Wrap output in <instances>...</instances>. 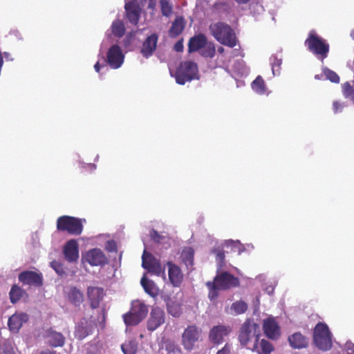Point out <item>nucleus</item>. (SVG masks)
<instances>
[{
	"label": "nucleus",
	"instance_id": "obj_37",
	"mask_svg": "<svg viewBox=\"0 0 354 354\" xmlns=\"http://www.w3.org/2000/svg\"><path fill=\"white\" fill-rule=\"evenodd\" d=\"M124 354H136L138 350V344L135 341H129L121 346Z\"/></svg>",
	"mask_w": 354,
	"mask_h": 354
},
{
	"label": "nucleus",
	"instance_id": "obj_27",
	"mask_svg": "<svg viewBox=\"0 0 354 354\" xmlns=\"http://www.w3.org/2000/svg\"><path fill=\"white\" fill-rule=\"evenodd\" d=\"M66 294L68 301L75 306H80L84 301L83 292L75 286L68 287Z\"/></svg>",
	"mask_w": 354,
	"mask_h": 354
},
{
	"label": "nucleus",
	"instance_id": "obj_19",
	"mask_svg": "<svg viewBox=\"0 0 354 354\" xmlns=\"http://www.w3.org/2000/svg\"><path fill=\"white\" fill-rule=\"evenodd\" d=\"M124 8L126 17L129 21L133 25H137L140 20L141 12L138 4L134 1H131L125 3Z\"/></svg>",
	"mask_w": 354,
	"mask_h": 354
},
{
	"label": "nucleus",
	"instance_id": "obj_3",
	"mask_svg": "<svg viewBox=\"0 0 354 354\" xmlns=\"http://www.w3.org/2000/svg\"><path fill=\"white\" fill-rule=\"evenodd\" d=\"M260 336L259 326L253 320L247 319L239 329V341L242 346L250 349L259 340Z\"/></svg>",
	"mask_w": 354,
	"mask_h": 354
},
{
	"label": "nucleus",
	"instance_id": "obj_12",
	"mask_svg": "<svg viewBox=\"0 0 354 354\" xmlns=\"http://www.w3.org/2000/svg\"><path fill=\"white\" fill-rule=\"evenodd\" d=\"M124 56L122 49L117 44L111 46L107 51V63L112 68L117 69L120 68L124 62Z\"/></svg>",
	"mask_w": 354,
	"mask_h": 354
},
{
	"label": "nucleus",
	"instance_id": "obj_18",
	"mask_svg": "<svg viewBox=\"0 0 354 354\" xmlns=\"http://www.w3.org/2000/svg\"><path fill=\"white\" fill-rule=\"evenodd\" d=\"M28 315L23 312H17L13 314L8 322L9 329L12 333H18L23 324L28 321Z\"/></svg>",
	"mask_w": 354,
	"mask_h": 354
},
{
	"label": "nucleus",
	"instance_id": "obj_48",
	"mask_svg": "<svg viewBox=\"0 0 354 354\" xmlns=\"http://www.w3.org/2000/svg\"><path fill=\"white\" fill-rule=\"evenodd\" d=\"M333 106L335 112H337L339 110L342 109L341 104L337 102H335Z\"/></svg>",
	"mask_w": 354,
	"mask_h": 354
},
{
	"label": "nucleus",
	"instance_id": "obj_44",
	"mask_svg": "<svg viewBox=\"0 0 354 354\" xmlns=\"http://www.w3.org/2000/svg\"><path fill=\"white\" fill-rule=\"evenodd\" d=\"M151 239L156 243H160L164 236L160 235L158 231L152 230L150 232Z\"/></svg>",
	"mask_w": 354,
	"mask_h": 354
},
{
	"label": "nucleus",
	"instance_id": "obj_23",
	"mask_svg": "<svg viewBox=\"0 0 354 354\" xmlns=\"http://www.w3.org/2000/svg\"><path fill=\"white\" fill-rule=\"evenodd\" d=\"M44 337L47 339V343L50 346L62 347L65 344V337L63 334L57 332L51 328L46 330Z\"/></svg>",
	"mask_w": 354,
	"mask_h": 354
},
{
	"label": "nucleus",
	"instance_id": "obj_55",
	"mask_svg": "<svg viewBox=\"0 0 354 354\" xmlns=\"http://www.w3.org/2000/svg\"><path fill=\"white\" fill-rule=\"evenodd\" d=\"M351 37L354 40V30L351 32Z\"/></svg>",
	"mask_w": 354,
	"mask_h": 354
},
{
	"label": "nucleus",
	"instance_id": "obj_8",
	"mask_svg": "<svg viewBox=\"0 0 354 354\" xmlns=\"http://www.w3.org/2000/svg\"><path fill=\"white\" fill-rule=\"evenodd\" d=\"M57 229L69 234L80 235L83 231L82 220L71 216H62L57 220Z\"/></svg>",
	"mask_w": 354,
	"mask_h": 354
},
{
	"label": "nucleus",
	"instance_id": "obj_51",
	"mask_svg": "<svg viewBox=\"0 0 354 354\" xmlns=\"http://www.w3.org/2000/svg\"><path fill=\"white\" fill-rule=\"evenodd\" d=\"M100 63L97 62L95 66H94V68H95V70L96 72L99 73L100 72Z\"/></svg>",
	"mask_w": 354,
	"mask_h": 354
},
{
	"label": "nucleus",
	"instance_id": "obj_45",
	"mask_svg": "<svg viewBox=\"0 0 354 354\" xmlns=\"http://www.w3.org/2000/svg\"><path fill=\"white\" fill-rule=\"evenodd\" d=\"M230 351L231 346L227 343L221 349L217 351L216 354H230Z\"/></svg>",
	"mask_w": 354,
	"mask_h": 354
},
{
	"label": "nucleus",
	"instance_id": "obj_6",
	"mask_svg": "<svg viewBox=\"0 0 354 354\" xmlns=\"http://www.w3.org/2000/svg\"><path fill=\"white\" fill-rule=\"evenodd\" d=\"M147 313V305L140 300L133 301L130 310L122 316L124 322L127 326H136L146 317Z\"/></svg>",
	"mask_w": 354,
	"mask_h": 354
},
{
	"label": "nucleus",
	"instance_id": "obj_5",
	"mask_svg": "<svg viewBox=\"0 0 354 354\" xmlns=\"http://www.w3.org/2000/svg\"><path fill=\"white\" fill-rule=\"evenodd\" d=\"M305 46L308 50L321 60L328 57L329 44L326 41L319 36L315 30H311L305 40Z\"/></svg>",
	"mask_w": 354,
	"mask_h": 354
},
{
	"label": "nucleus",
	"instance_id": "obj_36",
	"mask_svg": "<svg viewBox=\"0 0 354 354\" xmlns=\"http://www.w3.org/2000/svg\"><path fill=\"white\" fill-rule=\"evenodd\" d=\"M215 54L216 48L214 44L212 41L208 42L207 41V44L201 49V55L204 57L212 58L214 57Z\"/></svg>",
	"mask_w": 354,
	"mask_h": 354
},
{
	"label": "nucleus",
	"instance_id": "obj_10",
	"mask_svg": "<svg viewBox=\"0 0 354 354\" xmlns=\"http://www.w3.org/2000/svg\"><path fill=\"white\" fill-rule=\"evenodd\" d=\"M142 266L149 272L157 276L162 275L165 278V268L162 266L160 261L146 250L143 252L142 256Z\"/></svg>",
	"mask_w": 354,
	"mask_h": 354
},
{
	"label": "nucleus",
	"instance_id": "obj_49",
	"mask_svg": "<svg viewBox=\"0 0 354 354\" xmlns=\"http://www.w3.org/2000/svg\"><path fill=\"white\" fill-rule=\"evenodd\" d=\"M39 354H59L57 353L56 351H52V350H49V349H46L45 351H42L41 352H40Z\"/></svg>",
	"mask_w": 354,
	"mask_h": 354
},
{
	"label": "nucleus",
	"instance_id": "obj_17",
	"mask_svg": "<svg viewBox=\"0 0 354 354\" xmlns=\"http://www.w3.org/2000/svg\"><path fill=\"white\" fill-rule=\"evenodd\" d=\"M263 329L269 339H277L280 337V327L274 317H268L263 321Z\"/></svg>",
	"mask_w": 354,
	"mask_h": 354
},
{
	"label": "nucleus",
	"instance_id": "obj_24",
	"mask_svg": "<svg viewBox=\"0 0 354 354\" xmlns=\"http://www.w3.org/2000/svg\"><path fill=\"white\" fill-rule=\"evenodd\" d=\"M65 259L68 262H75L79 258L78 244L74 239L69 240L64 248Z\"/></svg>",
	"mask_w": 354,
	"mask_h": 354
},
{
	"label": "nucleus",
	"instance_id": "obj_46",
	"mask_svg": "<svg viewBox=\"0 0 354 354\" xmlns=\"http://www.w3.org/2000/svg\"><path fill=\"white\" fill-rule=\"evenodd\" d=\"M184 48L183 39L178 40L174 46V50L176 52H183Z\"/></svg>",
	"mask_w": 354,
	"mask_h": 354
},
{
	"label": "nucleus",
	"instance_id": "obj_34",
	"mask_svg": "<svg viewBox=\"0 0 354 354\" xmlns=\"http://www.w3.org/2000/svg\"><path fill=\"white\" fill-rule=\"evenodd\" d=\"M169 314L174 317H179L182 314L181 304L176 301H171L167 304Z\"/></svg>",
	"mask_w": 354,
	"mask_h": 354
},
{
	"label": "nucleus",
	"instance_id": "obj_56",
	"mask_svg": "<svg viewBox=\"0 0 354 354\" xmlns=\"http://www.w3.org/2000/svg\"><path fill=\"white\" fill-rule=\"evenodd\" d=\"M102 317H103V320L105 319V311L104 310H102Z\"/></svg>",
	"mask_w": 354,
	"mask_h": 354
},
{
	"label": "nucleus",
	"instance_id": "obj_53",
	"mask_svg": "<svg viewBox=\"0 0 354 354\" xmlns=\"http://www.w3.org/2000/svg\"><path fill=\"white\" fill-rule=\"evenodd\" d=\"M224 50H224V48H223V47H221H221H219V48H218V52L219 53H221V54H222V53L224 52Z\"/></svg>",
	"mask_w": 354,
	"mask_h": 354
},
{
	"label": "nucleus",
	"instance_id": "obj_14",
	"mask_svg": "<svg viewBox=\"0 0 354 354\" xmlns=\"http://www.w3.org/2000/svg\"><path fill=\"white\" fill-rule=\"evenodd\" d=\"M19 281L24 285L40 287L43 285V276L41 273L26 270L19 274Z\"/></svg>",
	"mask_w": 354,
	"mask_h": 354
},
{
	"label": "nucleus",
	"instance_id": "obj_13",
	"mask_svg": "<svg viewBox=\"0 0 354 354\" xmlns=\"http://www.w3.org/2000/svg\"><path fill=\"white\" fill-rule=\"evenodd\" d=\"M84 260L91 266H104L108 263L104 253L99 248L88 250L84 257Z\"/></svg>",
	"mask_w": 354,
	"mask_h": 354
},
{
	"label": "nucleus",
	"instance_id": "obj_54",
	"mask_svg": "<svg viewBox=\"0 0 354 354\" xmlns=\"http://www.w3.org/2000/svg\"><path fill=\"white\" fill-rule=\"evenodd\" d=\"M9 55H9V53H6V52H5V53H4V56H5V57H6V59H8V58H9Z\"/></svg>",
	"mask_w": 354,
	"mask_h": 354
},
{
	"label": "nucleus",
	"instance_id": "obj_38",
	"mask_svg": "<svg viewBox=\"0 0 354 354\" xmlns=\"http://www.w3.org/2000/svg\"><path fill=\"white\" fill-rule=\"evenodd\" d=\"M194 250L192 248H187L182 252L183 261L187 264L192 266L194 264Z\"/></svg>",
	"mask_w": 354,
	"mask_h": 354
},
{
	"label": "nucleus",
	"instance_id": "obj_28",
	"mask_svg": "<svg viewBox=\"0 0 354 354\" xmlns=\"http://www.w3.org/2000/svg\"><path fill=\"white\" fill-rule=\"evenodd\" d=\"M250 350L257 354H271L274 350V346L268 340L262 339L257 341Z\"/></svg>",
	"mask_w": 354,
	"mask_h": 354
},
{
	"label": "nucleus",
	"instance_id": "obj_15",
	"mask_svg": "<svg viewBox=\"0 0 354 354\" xmlns=\"http://www.w3.org/2000/svg\"><path fill=\"white\" fill-rule=\"evenodd\" d=\"M95 328V324L93 322L88 320L86 318H82L75 326V337L78 339H83L89 335H91Z\"/></svg>",
	"mask_w": 354,
	"mask_h": 354
},
{
	"label": "nucleus",
	"instance_id": "obj_25",
	"mask_svg": "<svg viewBox=\"0 0 354 354\" xmlns=\"http://www.w3.org/2000/svg\"><path fill=\"white\" fill-rule=\"evenodd\" d=\"M207 38L199 33L192 37L188 42V53H192L201 50L207 44Z\"/></svg>",
	"mask_w": 354,
	"mask_h": 354
},
{
	"label": "nucleus",
	"instance_id": "obj_52",
	"mask_svg": "<svg viewBox=\"0 0 354 354\" xmlns=\"http://www.w3.org/2000/svg\"><path fill=\"white\" fill-rule=\"evenodd\" d=\"M0 354H15L12 351H3Z\"/></svg>",
	"mask_w": 354,
	"mask_h": 354
},
{
	"label": "nucleus",
	"instance_id": "obj_16",
	"mask_svg": "<svg viewBox=\"0 0 354 354\" xmlns=\"http://www.w3.org/2000/svg\"><path fill=\"white\" fill-rule=\"evenodd\" d=\"M231 331L230 326L224 325L214 326L209 331V339L214 344H220L223 342L224 337L227 336Z\"/></svg>",
	"mask_w": 354,
	"mask_h": 354
},
{
	"label": "nucleus",
	"instance_id": "obj_31",
	"mask_svg": "<svg viewBox=\"0 0 354 354\" xmlns=\"http://www.w3.org/2000/svg\"><path fill=\"white\" fill-rule=\"evenodd\" d=\"M111 28L112 33L115 37H122L125 33L124 24L120 19H116L113 21L111 24Z\"/></svg>",
	"mask_w": 354,
	"mask_h": 354
},
{
	"label": "nucleus",
	"instance_id": "obj_47",
	"mask_svg": "<svg viewBox=\"0 0 354 354\" xmlns=\"http://www.w3.org/2000/svg\"><path fill=\"white\" fill-rule=\"evenodd\" d=\"M346 354H354V344L352 342H346Z\"/></svg>",
	"mask_w": 354,
	"mask_h": 354
},
{
	"label": "nucleus",
	"instance_id": "obj_41",
	"mask_svg": "<svg viewBox=\"0 0 354 354\" xmlns=\"http://www.w3.org/2000/svg\"><path fill=\"white\" fill-rule=\"evenodd\" d=\"M213 253L216 254V261L220 268L223 267L225 262V252L223 249L215 248L213 250Z\"/></svg>",
	"mask_w": 354,
	"mask_h": 354
},
{
	"label": "nucleus",
	"instance_id": "obj_22",
	"mask_svg": "<svg viewBox=\"0 0 354 354\" xmlns=\"http://www.w3.org/2000/svg\"><path fill=\"white\" fill-rule=\"evenodd\" d=\"M168 266V275L170 283L174 287H180L183 280V274L181 269L171 261L167 263Z\"/></svg>",
	"mask_w": 354,
	"mask_h": 354
},
{
	"label": "nucleus",
	"instance_id": "obj_30",
	"mask_svg": "<svg viewBox=\"0 0 354 354\" xmlns=\"http://www.w3.org/2000/svg\"><path fill=\"white\" fill-rule=\"evenodd\" d=\"M141 285L145 291L150 296L155 297L158 294V288L153 281L147 279L145 276L140 281Z\"/></svg>",
	"mask_w": 354,
	"mask_h": 354
},
{
	"label": "nucleus",
	"instance_id": "obj_33",
	"mask_svg": "<svg viewBox=\"0 0 354 354\" xmlns=\"http://www.w3.org/2000/svg\"><path fill=\"white\" fill-rule=\"evenodd\" d=\"M24 290L17 285H13L9 292L11 303L15 304L22 297Z\"/></svg>",
	"mask_w": 354,
	"mask_h": 354
},
{
	"label": "nucleus",
	"instance_id": "obj_43",
	"mask_svg": "<svg viewBox=\"0 0 354 354\" xmlns=\"http://www.w3.org/2000/svg\"><path fill=\"white\" fill-rule=\"evenodd\" d=\"M324 74L330 82L334 83L339 82V77L335 71L328 68L324 71Z\"/></svg>",
	"mask_w": 354,
	"mask_h": 354
},
{
	"label": "nucleus",
	"instance_id": "obj_7",
	"mask_svg": "<svg viewBox=\"0 0 354 354\" xmlns=\"http://www.w3.org/2000/svg\"><path fill=\"white\" fill-rule=\"evenodd\" d=\"M176 81L178 84L184 85L187 82L198 80V69L197 64L192 61H185L180 64L176 75Z\"/></svg>",
	"mask_w": 354,
	"mask_h": 354
},
{
	"label": "nucleus",
	"instance_id": "obj_29",
	"mask_svg": "<svg viewBox=\"0 0 354 354\" xmlns=\"http://www.w3.org/2000/svg\"><path fill=\"white\" fill-rule=\"evenodd\" d=\"M185 21L183 17H177L173 21L169 29V35L171 37H176L179 35L185 28Z\"/></svg>",
	"mask_w": 354,
	"mask_h": 354
},
{
	"label": "nucleus",
	"instance_id": "obj_2",
	"mask_svg": "<svg viewBox=\"0 0 354 354\" xmlns=\"http://www.w3.org/2000/svg\"><path fill=\"white\" fill-rule=\"evenodd\" d=\"M211 35L223 45L234 48L236 46L238 39L234 30L230 25L224 22H216L210 24L209 27Z\"/></svg>",
	"mask_w": 354,
	"mask_h": 354
},
{
	"label": "nucleus",
	"instance_id": "obj_1",
	"mask_svg": "<svg viewBox=\"0 0 354 354\" xmlns=\"http://www.w3.org/2000/svg\"><path fill=\"white\" fill-rule=\"evenodd\" d=\"M239 279L228 272L216 274L213 281H207L206 286L209 289L208 297L211 301L218 297L219 290H228L239 286Z\"/></svg>",
	"mask_w": 354,
	"mask_h": 354
},
{
	"label": "nucleus",
	"instance_id": "obj_40",
	"mask_svg": "<svg viewBox=\"0 0 354 354\" xmlns=\"http://www.w3.org/2000/svg\"><path fill=\"white\" fill-rule=\"evenodd\" d=\"M342 93L346 98H349L354 101V88L348 82L342 84Z\"/></svg>",
	"mask_w": 354,
	"mask_h": 354
},
{
	"label": "nucleus",
	"instance_id": "obj_4",
	"mask_svg": "<svg viewBox=\"0 0 354 354\" xmlns=\"http://www.w3.org/2000/svg\"><path fill=\"white\" fill-rule=\"evenodd\" d=\"M333 335L326 324L317 323L313 330V339L315 346L322 351H330L333 347Z\"/></svg>",
	"mask_w": 354,
	"mask_h": 354
},
{
	"label": "nucleus",
	"instance_id": "obj_11",
	"mask_svg": "<svg viewBox=\"0 0 354 354\" xmlns=\"http://www.w3.org/2000/svg\"><path fill=\"white\" fill-rule=\"evenodd\" d=\"M165 322V313L158 306L153 307L147 322V328L149 331H154Z\"/></svg>",
	"mask_w": 354,
	"mask_h": 354
},
{
	"label": "nucleus",
	"instance_id": "obj_42",
	"mask_svg": "<svg viewBox=\"0 0 354 354\" xmlns=\"http://www.w3.org/2000/svg\"><path fill=\"white\" fill-rule=\"evenodd\" d=\"M50 267L59 275L63 276L66 274L63 265L57 261H53L50 262Z\"/></svg>",
	"mask_w": 354,
	"mask_h": 354
},
{
	"label": "nucleus",
	"instance_id": "obj_26",
	"mask_svg": "<svg viewBox=\"0 0 354 354\" xmlns=\"http://www.w3.org/2000/svg\"><path fill=\"white\" fill-rule=\"evenodd\" d=\"M288 342L291 348L301 349L308 346V339L300 332H296L288 337Z\"/></svg>",
	"mask_w": 354,
	"mask_h": 354
},
{
	"label": "nucleus",
	"instance_id": "obj_35",
	"mask_svg": "<svg viewBox=\"0 0 354 354\" xmlns=\"http://www.w3.org/2000/svg\"><path fill=\"white\" fill-rule=\"evenodd\" d=\"M252 89L258 93L263 94L266 91V84L261 76L259 75L252 83Z\"/></svg>",
	"mask_w": 354,
	"mask_h": 354
},
{
	"label": "nucleus",
	"instance_id": "obj_39",
	"mask_svg": "<svg viewBox=\"0 0 354 354\" xmlns=\"http://www.w3.org/2000/svg\"><path fill=\"white\" fill-rule=\"evenodd\" d=\"M231 308L236 314H243L248 310V304L243 301H238L232 304Z\"/></svg>",
	"mask_w": 354,
	"mask_h": 354
},
{
	"label": "nucleus",
	"instance_id": "obj_32",
	"mask_svg": "<svg viewBox=\"0 0 354 354\" xmlns=\"http://www.w3.org/2000/svg\"><path fill=\"white\" fill-rule=\"evenodd\" d=\"M160 8L162 16L169 17L173 14L174 6L171 0H160Z\"/></svg>",
	"mask_w": 354,
	"mask_h": 354
},
{
	"label": "nucleus",
	"instance_id": "obj_20",
	"mask_svg": "<svg viewBox=\"0 0 354 354\" xmlns=\"http://www.w3.org/2000/svg\"><path fill=\"white\" fill-rule=\"evenodd\" d=\"M87 297L90 306L93 309L97 308L104 298V290L102 288L89 286L87 288Z\"/></svg>",
	"mask_w": 354,
	"mask_h": 354
},
{
	"label": "nucleus",
	"instance_id": "obj_50",
	"mask_svg": "<svg viewBox=\"0 0 354 354\" xmlns=\"http://www.w3.org/2000/svg\"><path fill=\"white\" fill-rule=\"evenodd\" d=\"M239 4H246L248 3L250 0H234Z\"/></svg>",
	"mask_w": 354,
	"mask_h": 354
},
{
	"label": "nucleus",
	"instance_id": "obj_9",
	"mask_svg": "<svg viewBox=\"0 0 354 354\" xmlns=\"http://www.w3.org/2000/svg\"><path fill=\"white\" fill-rule=\"evenodd\" d=\"M202 330L195 324L189 325L184 330L181 337V344L185 350L191 351L196 343L201 338Z\"/></svg>",
	"mask_w": 354,
	"mask_h": 354
},
{
	"label": "nucleus",
	"instance_id": "obj_21",
	"mask_svg": "<svg viewBox=\"0 0 354 354\" xmlns=\"http://www.w3.org/2000/svg\"><path fill=\"white\" fill-rule=\"evenodd\" d=\"M158 40V35L156 33H153L148 36L142 43L140 53L145 58L151 57L157 47Z\"/></svg>",
	"mask_w": 354,
	"mask_h": 354
}]
</instances>
